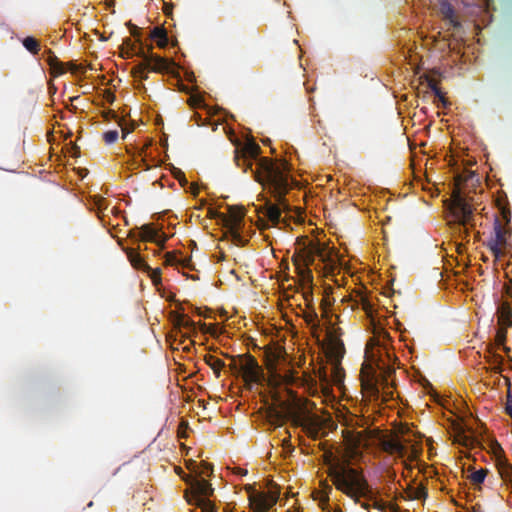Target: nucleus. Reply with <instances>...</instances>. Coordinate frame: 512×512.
Segmentation results:
<instances>
[{
	"label": "nucleus",
	"mask_w": 512,
	"mask_h": 512,
	"mask_svg": "<svg viewBox=\"0 0 512 512\" xmlns=\"http://www.w3.org/2000/svg\"><path fill=\"white\" fill-rule=\"evenodd\" d=\"M186 482L191 490V495L186 492L187 501L198 502L199 499H208L214 493L212 485L204 478L190 477Z\"/></svg>",
	"instance_id": "nucleus-9"
},
{
	"label": "nucleus",
	"mask_w": 512,
	"mask_h": 512,
	"mask_svg": "<svg viewBox=\"0 0 512 512\" xmlns=\"http://www.w3.org/2000/svg\"><path fill=\"white\" fill-rule=\"evenodd\" d=\"M305 320L308 324H311L317 320V314L315 312H311L305 315Z\"/></svg>",
	"instance_id": "nucleus-49"
},
{
	"label": "nucleus",
	"mask_w": 512,
	"mask_h": 512,
	"mask_svg": "<svg viewBox=\"0 0 512 512\" xmlns=\"http://www.w3.org/2000/svg\"><path fill=\"white\" fill-rule=\"evenodd\" d=\"M498 208L500 210L501 216L506 224L510 223L511 221V211L507 205L501 204V202L498 200L497 202Z\"/></svg>",
	"instance_id": "nucleus-38"
},
{
	"label": "nucleus",
	"mask_w": 512,
	"mask_h": 512,
	"mask_svg": "<svg viewBox=\"0 0 512 512\" xmlns=\"http://www.w3.org/2000/svg\"><path fill=\"white\" fill-rule=\"evenodd\" d=\"M291 165L286 160L274 162L269 158H263L255 171V180L267 189L277 201V205L266 203L265 216L274 224H278L281 218V208L287 209L285 195L288 193L294 180L290 177Z\"/></svg>",
	"instance_id": "nucleus-1"
},
{
	"label": "nucleus",
	"mask_w": 512,
	"mask_h": 512,
	"mask_svg": "<svg viewBox=\"0 0 512 512\" xmlns=\"http://www.w3.org/2000/svg\"><path fill=\"white\" fill-rule=\"evenodd\" d=\"M497 468L502 480L512 488V465L504 457L497 459Z\"/></svg>",
	"instance_id": "nucleus-19"
},
{
	"label": "nucleus",
	"mask_w": 512,
	"mask_h": 512,
	"mask_svg": "<svg viewBox=\"0 0 512 512\" xmlns=\"http://www.w3.org/2000/svg\"><path fill=\"white\" fill-rule=\"evenodd\" d=\"M346 434H347V436H346L347 438L350 439L352 437V435H351V433L349 431H346Z\"/></svg>",
	"instance_id": "nucleus-61"
},
{
	"label": "nucleus",
	"mask_w": 512,
	"mask_h": 512,
	"mask_svg": "<svg viewBox=\"0 0 512 512\" xmlns=\"http://www.w3.org/2000/svg\"><path fill=\"white\" fill-rule=\"evenodd\" d=\"M69 65H70V69H71L73 72L78 71L79 67H78L77 65L72 64V63H70Z\"/></svg>",
	"instance_id": "nucleus-56"
},
{
	"label": "nucleus",
	"mask_w": 512,
	"mask_h": 512,
	"mask_svg": "<svg viewBox=\"0 0 512 512\" xmlns=\"http://www.w3.org/2000/svg\"><path fill=\"white\" fill-rule=\"evenodd\" d=\"M232 363L229 365V368L233 373L240 374V364L238 365L235 358L232 357Z\"/></svg>",
	"instance_id": "nucleus-48"
},
{
	"label": "nucleus",
	"mask_w": 512,
	"mask_h": 512,
	"mask_svg": "<svg viewBox=\"0 0 512 512\" xmlns=\"http://www.w3.org/2000/svg\"><path fill=\"white\" fill-rule=\"evenodd\" d=\"M240 359V373L243 376L245 384L251 388L253 384H258L262 381L264 375L257 360L250 354L239 355Z\"/></svg>",
	"instance_id": "nucleus-7"
},
{
	"label": "nucleus",
	"mask_w": 512,
	"mask_h": 512,
	"mask_svg": "<svg viewBox=\"0 0 512 512\" xmlns=\"http://www.w3.org/2000/svg\"><path fill=\"white\" fill-rule=\"evenodd\" d=\"M174 61L154 55L151 58V65L148 66L149 70L157 73H172L174 68Z\"/></svg>",
	"instance_id": "nucleus-15"
},
{
	"label": "nucleus",
	"mask_w": 512,
	"mask_h": 512,
	"mask_svg": "<svg viewBox=\"0 0 512 512\" xmlns=\"http://www.w3.org/2000/svg\"><path fill=\"white\" fill-rule=\"evenodd\" d=\"M150 64L147 63H139L136 66L132 68V75L135 78H139L140 80H146L148 79V72Z\"/></svg>",
	"instance_id": "nucleus-24"
},
{
	"label": "nucleus",
	"mask_w": 512,
	"mask_h": 512,
	"mask_svg": "<svg viewBox=\"0 0 512 512\" xmlns=\"http://www.w3.org/2000/svg\"><path fill=\"white\" fill-rule=\"evenodd\" d=\"M387 396H392V391H385L384 392Z\"/></svg>",
	"instance_id": "nucleus-60"
},
{
	"label": "nucleus",
	"mask_w": 512,
	"mask_h": 512,
	"mask_svg": "<svg viewBox=\"0 0 512 512\" xmlns=\"http://www.w3.org/2000/svg\"><path fill=\"white\" fill-rule=\"evenodd\" d=\"M331 492H332V487L329 486V485H326L325 486V495L321 499V503L328 504V502H329V493H331Z\"/></svg>",
	"instance_id": "nucleus-47"
},
{
	"label": "nucleus",
	"mask_w": 512,
	"mask_h": 512,
	"mask_svg": "<svg viewBox=\"0 0 512 512\" xmlns=\"http://www.w3.org/2000/svg\"><path fill=\"white\" fill-rule=\"evenodd\" d=\"M505 411L512 418V397L510 394L507 397Z\"/></svg>",
	"instance_id": "nucleus-46"
},
{
	"label": "nucleus",
	"mask_w": 512,
	"mask_h": 512,
	"mask_svg": "<svg viewBox=\"0 0 512 512\" xmlns=\"http://www.w3.org/2000/svg\"><path fill=\"white\" fill-rule=\"evenodd\" d=\"M487 473H488L487 469H479L471 474L470 480L474 484H481L484 482Z\"/></svg>",
	"instance_id": "nucleus-35"
},
{
	"label": "nucleus",
	"mask_w": 512,
	"mask_h": 512,
	"mask_svg": "<svg viewBox=\"0 0 512 512\" xmlns=\"http://www.w3.org/2000/svg\"><path fill=\"white\" fill-rule=\"evenodd\" d=\"M151 38L157 41L160 48H165L168 44L167 31L163 27H155L151 32Z\"/></svg>",
	"instance_id": "nucleus-23"
},
{
	"label": "nucleus",
	"mask_w": 512,
	"mask_h": 512,
	"mask_svg": "<svg viewBox=\"0 0 512 512\" xmlns=\"http://www.w3.org/2000/svg\"><path fill=\"white\" fill-rule=\"evenodd\" d=\"M404 464L406 468L411 469V466H409L406 462Z\"/></svg>",
	"instance_id": "nucleus-62"
},
{
	"label": "nucleus",
	"mask_w": 512,
	"mask_h": 512,
	"mask_svg": "<svg viewBox=\"0 0 512 512\" xmlns=\"http://www.w3.org/2000/svg\"><path fill=\"white\" fill-rule=\"evenodd\" d=\"M504 292L507 296L512 297V282L511 281L504 285Z\"/></svg>",
	"instance_id": "nucleus-51"
},
{
	"label": "nucleus",
	"mask_w": 512,
	"mask_h": 512,
	"mask_svg": "<svg viewBox=\"0 0 512 512\" xmlns=\"http://www.w3.org/2000/svg\"><path fill=\"white\" fill-rule=\"evenodd\" d=\"M493 235L486 242V246L492 252L496 260H499L509 247L508 237L511 230L502 225L498 217L494 219Z\"/></svg>",
	"instance_id": "nucleus-6"
},
{
	"label": "nucleus",
	"mask_w": 512,
	"mask_h": 512,
	"mask_svg": "<svg viewBox=\"0 0 512 512\" xmlns=\"http://www.w3.org/2000/svg\"><path fill=\"white\" fill-rule=\"evenodd\" d=\"M452 217L464 230L465 237L468 236L467 225L474 226L473 207L458 192L453 196L450 207Z\"/></svg>",
	"instance_id": "nucleus-5"
},
{
	"label": "nucleus",
	"mask_w": 512,
	"mask_h": 512,
	"mask_svg": "<svg viewBox=\"0 0 512 512\" xmlns=\"http://www.w3.org/2000/svg\"><path fill=\"white\" fill-rule=\"evenodd\" d=\"M260 153V146L254 140H248L243 145L235 148L234 161L238 167L243 168L244 172L251 170L255 177L259 162L264 158H259Z\"/></svg>",
	"instance_id": "nucleus-4"
},
{
	"label": "nucleus",
	"mask_w": 512,
	"mask_h": 512,
	"mask_svg": "<svg viewBox=\"0 0 512 512\" xmlns=\"http://www.w3.org/2000/svg\"><path fill=\"white\" fill-rule=\"evenodd\" d=\"M165 263L167 265H174V264L178 263V260H177V258H176V256L174 254L167 253L165 255Z\"/></svg>",
	"instance_id": "nucleus-44"
},
{
	"label": "nucleus",
	"mask_w": 512,
	"mask_h": 512,
	"mask_svg": "<svg viewBox=\"0 0 512 512\" xmlns=\"http://www.w3.org/2000/svg\"><path fill=\"white\" fill-rule=\"evenodd\" d=\"M175 325L179 328L183 327L189 331H194V322L186 315H178L175 319Z\"/></svg>",
	"instance_id": "nucleus-29"
},
{
	"label": "nucleus",
	"mask_w": 512,
	"mask_h": 512,
	"mask_svg": "<svg viewBox=\"0 0 512 512\" xmlns=\"http://www.w3.org/2000/svg\"><path fill=\"white\" fill-rule=\"evenodd\" d=\"M140 229L141 232L139 233L137 232V228L131 230L128 233V236L136 241L142 240L146 242H153L162 248L164 247L167 237L164 234L160 235L152 224H144Z\"/></svg>",
	"instance_id": "nucleus-11"
},
{
	"label": "nucleus",
	"mask_w": 512,
	"mask_h": 512,
	"mask_svg": "<svg viewBox=\"0 0 512 512\" xmlns=\"http://www.w3.org/2000/svg\"><path fill=\"white\" fill-rule=\"evenodd\" d=\"M287 416L290 417L294 426L302 427L310 437H318L319 429L316 420L308 416L303 418L297 413H289Z\"/></svg>",
	"instance_id": "nucleus-13"
},
{
	"label": "nucleus",
	"mask_w": 512,
	"mask_h": 512,
	"mask_svg": "<svg viewBox=\"0 0 512 512\" xmlns=\"http://www.w3.org/2000/svg\"><path fill=\"white\" fill-rule=\"evenodd\" d=\"M131 265L139 270H150V266L144 261L137 249L123 248Z\"/></svg>",
	"instance_id": "nucleus-16"
},
{
	"label": "nucleus",
	"mask_w": 512,
	"mask_h": 512,
	"mask_svg": "<svg viewBox=\"0 0 512 512\" xmlns=\"http://www.w3.org/2000/svg\"><path fill=\"white\" fill-rule=\"evenodd\" d=\"M228 212H229V216H226L224 214H221L219 212L211 210L210 216L214 217V218L215 217L220 218L223 221L225 228L241 227L243 217H244L243 210L236 206H229Z\"/></svg>",
	"instance_id": "nucleus-12"
},
{
	"label": "nucleus",
	"mask_w": 512,
	"mask_h": 512,
	"mask_svg": "<svg viewBox=\"0 0 512 512\" xmlns=\"http://www.w3.org/2000/svg\"><path fill=\"white\" fill-rule=\"evenodd\" d=\"M497 316L499 326H512V310L507 301L499 304Z\"/></svg>",
	"instance_id": "nucleus-17"
},
{
	"label": "nucleus",
	"mask_w": 512,
	"mask_h": 512,
	"mask_svg": "<svg viewBox=\"0 0 512 512\" xmlns=\"http://www.w3.org/2000/svg\"><path fill=\"white\" fill-rule=\"evenodd\" d=\"M440 12L443 18L454 27L459 28L461 26L460 22L455 17V11L453 6L446 0H443L440 3Z\"/></svg>",
	"instance_id": "nucleus-20"
},
{
	"label": "nucleus",
	"mask_w": 512,
	"mask_h": 512,
	"mask_svg": "<svg viewBox=\"0 0 512 512\" xmlns=\"http://www.w3.org/2000/svg\"><path fill=\"white\" fill-rule=\"evenodd\" d=\"M428 87L433 91L434 95L443 103L444 106L447 105V100L444 97V94L440 90L437 85V82L433 79L428 80Z\"/></svg>",
	"instance_id": "nucleus-33"
},
{
	"label": "nucleus",
	"mask_w": 512,
	"mask_h": 512,
	"mask_svg": "<svg viewBox=\"0 0 512 512\" xmlns=\"http://www.w3.org/2000/svg\"><path fill=\"white\" fill-rule=\"evenodd\" d=\"M192 465L188 468L196 474L194 477L204 478V476H210L213 472L212 465L207 462H201L199 465L194 462Z\"/></svg>",
	"instance_id": "nucleus-22"
},
{
	"label": "nucleus",
	"mask_w": 512,
	"mask_h": 512,
	"mask_svg": "<svg viewBox=\"0 0 512 512\" xmlns=\"http://www.w3.org/2000/svg\"><path fill=\"white\" fill-rule=\"evenodd\" d=\"M296 267V270H297V273L298 275L302 278V280L306 283H312V280H313V276H312V271L310 270V277H308L304 271V269L301 267V266H295Z\"/></svg>",
	"instance_id": "nucleus-42"
},
{
	"label": "nucleus",
	"mask_w": 512,
	"mask_h": 512,
	"mask_svg": "<svg viewBox=\"0 0 512 512\" xmlns=\"http://www.w3.org/2000/svg\"><path fill=\"white\" fill-rule=\"evenodd\" d=\"M171 10H172V5H170L168 3H164V13L166 15H169Z\"/></svg>",
	"instance_id": "nucleus-53"
},
{
	"label": "nucleus",
	"mask_w": 512,
	"mask_h": 512,
	"mask_svg": "<svg viewBox=\"0 0 512 512\" xmlns=\"http://www.w3.org/2000/svg\"><path fill=\"white\" fill-rule=\"evenodd\" d=\"M204 361L213 370L215 376L219 378L221 375L222 368L225 367L224 361L211 354H206L204 357Z\"/></svg>",
	"instance_id": "nucleus-21"
},
{
	"label": "nucleus",
	"mask_w": 512,
	"mask_h": 512,
	"mask_svg": "<svg viewBox=\"0 0 512 512\" xmlns=\"http://www.w3.org/2000/svg\"><path fill=\"white\" fill-rule=\"evenodd\" d=\"M507 327L508 326H500L495 335V341L498 345H504L507 337Z\"/></svg>",
	"instance_id": "nucleus-36"
},
{
	"label": "nucleus",
	"mask_w": 512,
	"mask_h": 512,
	"mask_svg": "<svg viewBox=\"0 0 512 512\" xmlns=\"http://www.w3.org/2000/svg\"><path fill=\"white\" fill-rule=\"evenodd\" d=\"M369 389H370V392H371V395L375 398H378L379 397V388L374 385V384H370L369 385Z\"/></svg>",
	"instance_id": "nucleus-50"
},
{
	"label": "nucleus",
	"mask_w": 512,
	"mask_h": 512,
	"mask_svg": "<svg viewBox=\"0 0 512 512\" xmlns=\"http://www.w3.org/2000/svg\"><path fill=\"white\" fill-rule=\"evenodd\" d=\"M23 46L32 54H38L40 50V44L34 37L28 36L23 40Z\"/></svg>",
	"instance_id": "nucleus-30"
},
{
	"label": "nucleus",
	"mask_w": 512,
	"mask_h": 512,
	"mask_svg": "<svg viewBox=\"0 0 512 512\" xmlns=\"http://www.w3.org/2000/svg\"><path fill=\"white\" fill-rule=\"evenodd\" d=\"M118 136L119 134L117 130H110L103 134V139L106 144H113L117 141Z\"/></svg>",
	"instance_id": "nucleus-40"
},
{
	"label": "nucleus",
	"mask_w": 512,
	"mask_h": 512,
	"mask_svg": "<svg viewBox=\"0 0 512 512\" xmlns=\"http://www.w3.org/2000/svg\"><path fill=\"white\" fill-rule=\"evenodd\" d=\"M487 362L491 365V370L494 373H501L502 371V364H503V358L502 356L498 354H491L487 358Z\"/></svg>",
	"instance_id": "nucleus-28"
},
{
	"label": "nucleus",
	"mask_w": 512,
	"mask_h": 512,
	"mask_svg": "<svg viewBox=\"0 0 512 512\" xmlns=\"http://www.w3.org/2000/svg\"><path fill=\"white\" fill-rule=\"evenodd\" d=\"M269 490L267 492L258 491L252 486L246 488L251 508L254 512H267L278 501L280 496V487L270 480L267 484Z\"/></svg>",
	"instance_id": "nucleus-3"
},
{
	"label": "nucleus",
	"mask_w": 512,
	"mask_h": 512,
	"mask_svg": "<svg viewBox=\"0 0 512 512\" xmlns=\"http://www.w3.org/2000/svg\"><path fill=\"white\" fill-rule=\"evenodd\" d=\"M123 45L126 46V49H122L121 56L123 58H130L133 56V51L136 49V45L131 41L130 38H125L123 41Z\"/></svg>",
	"instance_id": "nucleus-34"
},
{
	"label": "nucleus",
	"mask_w": 512,
	"mask_h": 512,
	"mask_svg": "<svg viewBox=\"0 0 512 512\" xmlns=\"http://www.w3.org/2000/svg\"><path fill=\"white\" fill-rule=\"evenodd\" d=\"M361 437H362L361 433H358V437L355 439V443L360 442Z\"/></svg>",
	"instance_id": "nucleus-57"
},
{
	"label": "nucleus",
	"mask_w": 512,
	"mask_h": 512,
	"mask_svg": "<svg viewBox=\"0 0 512 512\" xmlns=\"http://www.w3.org/2000/svg\"><path fill=\"white\" fill-rule=\"evenodd\" d=\"M92 199H93V205L98 210V217L102 218L101 213L104 209L107 208L106 200L101 196H94Z\"/></svg>",
	"instance_id": "nucleus-37"
},
{
	"label": "nucleus",
	"mask_w": 512,
	"mask_h": 512,
	"mask_svg": "<svg viewBox=\"0 0 512 512\" xmlns=\"http://www.w3.org/2000/svg\"><path fill=\"white\" fill-rule=\"evenodd\" d=\"M241 227H229V228H226L227 229V233L230 235L231 239H232V242L238 246H244L247 242V240H245L239 230H240Z\"/></svg>",
	"instance_id": "nucleus-26"
},
{
	"label": "nucleus",
	"mask_w": 512,
	"mask_h": 512,
	"mask_svg": "<svg viewBox=\"0 0 512 512\" xmlns=\"http://www.w3.org/2000/svg\"><path fill=\"white\" fill-rule=\"evenodd\" d=\"M269 421L275 426H281L284 421L288 418L286 414L276 409H271L268 412Z\"/></svg>",
	"instance_id": "nucleus-25"
},
{
	"label": "nucleus",
	"mask_w": 512,
	"mask_h": 512,
	"mask_svg": "<svg viewBox=\"0 0 512 512\" xmlns=\"http://www.w3.org/2000/svg\"><path fill=\"white\" fill-rule=\"evenodd\" d=\"M308 248L311 250L312 254H314L315 258L319 257L323 262L327 260L326 249L320 243L311 242Z\"/></svg>",
	"instance_id": "nucleus-31"
},
{
	"label": "nucleus",
	"mask_w": 512,
	"mask_h": 512,
	"mask_svg": "<svg viewBox=\"0 0 512 512\" xmlns=\"http://www.w3.org/2000/svg\"><path fill=\"white\" fill-rule=\"evenodd\" d=\"M119 126L121 127V130H122V138L125 139L126 136L131 133L134 129H135V124L132 123L131 125L127 126L124 122L123 119H121L119 122H118Z\"/></svg>",
	"instance_id": "nucleus-41"
},
{
	"label": "nucleus",
	"mask_w": 512,
	"mask_h": 512,
	"mask_svg": "<svg viewBox=\"0 0 512 512\" xmlns=\"http://www.w3.org/2000/svg\"><path fill=\"white\" fill-rule=\"evenodd\" d=\"M502 346H503V350H504L505 352H509V351H510V348H509V347H507V346H505V345H502Z\"/></svg>",
	"instance_id": "nucleus-59"
},
{
	"label": "nucleus",
	"mask_w": 512,
	"mask_h": 512,
	"mask_svg": "<svg viewBox=\"0 0 512 512\" xmlns=\"http://www.w3.org/2000/svg\"><path fill=\"white\" fill-rule=\"evenodd\" d=\"M361 506L365 509H369V504L367 503H361Z\"/></svg>",
	"instance_id": "nucleus-58"
},
{
	"label": "nucleus",
	"mask_w": 512,
	"mask_h": 512,
	"mask_svg": "<svg viewBox=\"0 0 512 512\" xmlns=\"http://www.w3.org/2000/svg\"><path fill=\"white\" fill-rule=\"evenodd\" d=\"M427 496V491L424 487H417L413 492V497L416 499L425 498Z\"/></svg>",
	"instance_id": "nucleus-43"
},
{
	"label": "nucleus",
	"mask_w": 512,
	"mask_h": 512,
	"mask_svg": "<svg viewBox=\"0 0 512 512\" xmlns=\"http://www.w3.org/2000/svg\"><path fill=\"white\" fill-rule=\"evenodd\" d=\"M151 50H152V47L150 46L149 53H147V52H145V50L142 47L136 46V49L133 51V55L141 58L142 59L141 63H147V64L151 65V58L153 56V54L151 53Z\"/></svg>",
	"instance_id": "nucleus-32"
},
{
	"label": "nucleus",
	"mask_w": 512,
	"mask_h": 512,
	"mask_svg": "<svg viewBox=\"0 0 512 512\" xmlns=\"http://www.w3.org/2000/svg\"><path fill=\"white\" fill-rule=\"evenodd\" d=\"M129 25L131 27V34L136 37L137 36V31H138L137 26L132 25V24H129Z\"/></svg>",
	"instance_id": "nucleus-55"
},
{
	"label": "nucleus",
	"mask_w": 512,
	"mask_h": 512,
	"mask_svg": "<svg viewBox=\"0 0 512 512\" xmlns=\"http://www.w3.org/2000/svg\"><path fill=\"white\" fill-rule=\"evenodd\" d=\"M315 261V256L312 254L311 250L308 247H304L299 251V253L293 255L292 262L295 266H301L306 275L310 277V269L309 266L312 265Z\"/></svg>",
	"instance_id": "nucleus-14"
},
{
	"label": "nucleus",
	"mask_w": 512,
	"mask_h": 512,
	"mask_svg": "<svg viewBox=\"0 0 512 512\" xmlns=\"http://www.w3.org/2000/svg\"><path fill=\"white\" fill-rule=\"evenodd\" d=\"M202 100L200 98H190L189 103L191 106H199L201 104Z\"/></svg>",
	"instance_id": "nucleus-52"
},
{
	"label": "nucleus",
	"mask_w": 512,
	"mask_h": 512,
	"mask_svg": "<svg viewBox=\"0 0 512 512\" xmlns=\"http://www.w3.org/2000/svg\"><path fill=\"white\" fill-rule=\"evenodd\" d=\"M235 473H237L238 475L244 476V475L247 474V470L238 467V468L235 469Z\"/></svg>",
	"instance_id": "nucleus-54"
},
{
	"label": "nucleus",
	"mask_w": 512,
	"mask_h": 512,
	"mask_svg": "<svg viewBox=\"0 0 512 512\" xmlns=\"http://www.w3.org/2000/svg\"><path fill=\"white\" fill-rule=\"evenodd\" d=\"M188 503L201 509V512H216L215 505L209 499H199L198 502L188 500Z\"/></svg>",
	"instance_id": "nucleus-27"
},
{
	"label": "nucleus",
	"mask_w": 512,
	"mask_h": 512,
	"mask_svg": "<svg viewBox=\"0 0 512 512\" xmlns=\"http://www.w3.org/2000/svg\"><path fill=\"white\" fill-rule=\"evenodd\" d=\"M325 463L329 465V476L332 478L336 489L346 494L356 503L360 498L373 501V507L384 512L386 503L377 500L368 481L357 469L349 467V459L344 456L339 459L332 452L325 453Z\"/></svg>",
	"instance_id": "nucleus-2"
},
{
	"label": "nucleus",
	"mask_w": 512,
	"mask_h": 512,
	"mask_svg": "<svg viewBox=\"0 0 512 512\" xmlns=\"http://www.w3.org/2000/svg\"><path fill=\"white\" fill-rule=\"evenodd\" d=\"M339 512H342V511H339Z\"/></svg>",
	"instance_id": "nucleus-63"
},
{
	"label": "nucleus",
	"mask_w": 512,
	"mask_h": 512,
	"mask_svg": "<svg viewBox=\"0 0 512 512\" xmlns=\"http://www.w3.org/2000/svg\"><path fill=\"white\" fill-rule=\"evenodd\" d=\"M344 347L343 344L334 343L329 349V357L331 358V375L330 380L326 372L323 373V381L332 382L335 385H341L344 380L345 372L340 365V360L343 357Z\"/></svg>",
	"instance_id": "nucleus-8"
},
{
	"label": "nucleus",
	"mask_w": 512,
	"mask_h": 512,
	"mask_svg": "<svg viewBox=\"0 0 512 512\" xmlns=\"http://www.w3.org/2000/svg\"><path fill=\"white\" fill-rule=\"evenodd\" d=\"M43 56L45 57L46 62L55 75H61L65 73L64 64L57 58L52 50L46 49Z\"/></svg>",
	"instance_id": "nucleus-18"
},
{
	"label": "nucleus",
	"mask_w": 512,
	"mask_h": 512,
	"mask_svg": "<svg viewBox=\"0 0 512 512\" xmlns=\"http://www.w3.org/2000/svg\"><path fill=\"white\" fill-rule=\"evenodd\" d=\"M376 439L382 451L391 455L396 454L400 458L405 457L407 449L397 435H383L378 432Z\"/></svg>",
	"instance_id": "nucleus-10"
},
{
	"label": "nucleus",
	"mask_w": 512,
	"mask_h": 512,
	"mask_svg": "<svg viewBox=\"0 0 512 512\" xmlns=\"http://www.w3.org/2000/svg\"><path fill=\"white\" fill-rule=\"evenodd\" d=\"M145 272H147L152 280V282L155 284V285H158L161 283V269L160 268H151L150 267V270H145Z\"/></svg>",
	"instance_id": "nucleus-39"
},
{
	"label": "nucleus",
	"mask_w": 512,
	"mask_h": 512,
	"mask_svg": "<svg viewBox=\"0 0 512 512\" xmlns=\"http://www.w3.org/2000/svg\"><path fill=\"white\" fill-rule=\"evenodd\" d=\"M361 305H362V309L366 312V313H370L371 310H372V305L371 303L364 297L361 298Z\"/></svg>",
	"instance_id": "nucleus-45"
}]
</instances>
